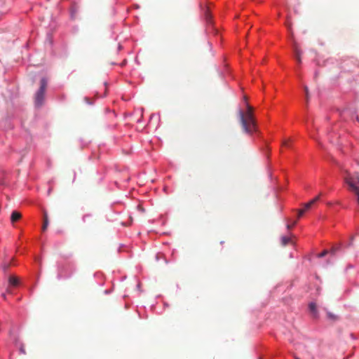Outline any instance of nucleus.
<instances>
[{
    "label": "nucleus",
    "mask_w": 359,
    "mask_h": 359,
    "mask_svg": "<svg viewBox=\"0 0 359 359\" xmlns=\"http://www.w3.org/2000/svg\"><path fill=\"white\" fill-rule=\"evenodd\" d=\"M22 217V214L19 211H13L11 217V222H15V221L20 220Z\"/></svg>",
    "instance_id": "6"
},
{
    "label": "nucleus",
    "mask_w": 359,
    "mask_h": 359,
    "mask_svg": "<svg viewBox=\"0 0 359 359\" xmlns=\"http://www.w3.org/2000/svg\"><path fill=\"white\" fill-rule=\"evenodd\" d=\"M309 309L311 310V313L313 314L314 316H316L317 315V306L315 303H310L309 305Z\"/></svg>",
    "instance_id": "10"
},
{
    "label": "nucleus",
    "mask_w": 359,
    "mask_h": 359,
    "mask_svg": "<svg viewBox=\"0 0 359 359\" xmlns=\"http://www.w3.org/2000/svg\"><path fill=\"white\" fill-rule=\"evenodd\" d=\"M328 252V250H323L318 255V257H325V255H327Z\"/></svg>",
    "instance_id": "16"
},
{
    "label": "nucleus",
    "mask_w": 359,
    "mask_h": 359,
    "mask_svg": "<svg viewBox=\"0 0 359 359\" xmlns=\"http://www.w3.org/2000/svg\"><path fill=\"white\" fill-rule=\"evenodd\" d=\"M319 198L320 196H316L314 198L311 200V201L307 202V203H305L304 208V212L306 211V210H309V208H311V206L313 205V204H315V203L317 202V201H318Z\"/></svg>",
    "instance_id": "7"
},
{
    "label": "nucleus",
    "mask_w": 359,
    "mask_h": 359,
    "mask_svg": "<svg viewBox=\"0 0 359 359\" xmlns=\"http://www.w3.org/2000/svg\"><path fill=\"white\" fill-rule=\"evenodd\" d=\"M344 180L349 187V189L356 196L357 201L359 204V175H351L349 172H346V175L344 177Z\"/></svg>",
    "instance_id": "1"
},
{
    "label": "nucleus",
    "mask_w": 359,
    "mask_h": 359,
    "mask_svg": "<svg viewBox=\"0 0 359 359\" xmlns=\"http://www.w3.org/2000/svg\"><path fill=\"white\" fill-rule=\"evenodd\" d=\"M327 317L329 318H332V320H335V318H337L336 316H334V314H332V313H327Z\"/></svg>",
    "instance_id": "18"
},
{
    "label": "nucleus",
    "mask_w": 359,
    "mask_h": 359,
    "mask_svg": "<svg viewBox=\"0 0 359 359\" xmlns=\"http://www.w3.org/2000/svg\"><path fill=\"white\" fill-rule=\"evenodd\" d=\"M255 107L253 106L250 105L249 102H247L246 97H244V102H243V107L242 109H241V112H252L255 110Z\"/></svg>",
    "instance_id": "4"
},
{
    "label": "nucleus",
    "mask_w": 359,
    "mask_h": 359,
    "mask_svg": "<svg viewBox=\"0 0 359 359\" xmlns=\"http://www.w3.org/2000/svg\"><path fill=\"white\" fill-rule=\"evenodd\" d=\"M297 359H300L299 358H296Z\"/></svg>",
    "instance_id": "24"
},
{
    "label": "nucleus",
    "mask_w": 359,
    "mask_h": 359,
    "mask_svg": "<svg viewBox=\"0 0 359 359\" xmlns=\"http://www.w3.org/2000/svg\"><path fill=\"white\" fill-rule=\"evenodd\" d=\"M304 212H305V210H304V209H299V210L298 212L297 217L300 218V217H302V215H304Z\"/></svg>",
    "instance_id": "14"
},
{
    "label": "nucleus",
    "mask_w": 359,
    "mask_h": 359,
    "mask_svg": "<svg viewBox=\"0 0 359 359\" xmlns=\"http://www.w3.org/2000/svg\"><path fill=\"white\" fill-rule=\"evenodd\" d=\"M339 248H337V247H332V250H330V252L332 254V255H334V253H336V252L337 251Z\"/></svg>",
    "instance_id": "17"
},
{
    "label": "nucleus",
    "mask_w": 359,
    "mask_h": 359,
    "mask_svg": "<svg viewBox=\"0 0 359 359\" xmlns=\"http://www.w3.org/2000/svg\"><path fill=\"white\" fill-rule=\"evenodd\" d=\"M205 18L207 22H211V15H210V13L208 10V8L206 9L205 12Z\"/></svg>",
    "instance_id": "12"
},
{
    "label": "nucleus",
    "mask_w": 359,
    "mask_h": 359,
    "mask_svg": "<svg viewBox=\"0 0 359 359\" xmlns=\"http://www.w3.org/2000/svg\"><path fill=\"white\" fill-rule=\"evenodd\" d=\"M304 89H305V95L306 97V100H308V99H309V90L308 87H304Z\"/></svg>",
    "instance_id": "13"
},
{
    "label": "nucleus",
    "mask_w": 359,
    "mask_h": 359,
    "mask_svg": "<svg viewBox=\"0 0 359 359\" xmlns=\"http://www.w3.org/2000/svg\"><path fill=\"white\" fill-rule=\"evenodd\" d=\"M88 215H84V216L83 217V220H86V217H88Z\"/></svg>",
    "instance_id": "21"
},
{
    "label": "nucleus",
    "mask_w": 359,
    "mask_h": 359,
    "mask_svg": "<svg viewBox=\"0 0 359 359\" xmlns=\"http://www.w3.org/2000/svg\"><path fill=\"white\" fill-rule=\"evenodd\" d=\"M85 100L86 102L89 103L90 104V103H92V102H90V99L88 98V97H86Z\"/></svg>",
    "instance_id": "20"
},
{
    "label": "nucleus",
    "mask_w": 359,
    "mask_h": 359,
    "mask_svg": "<svg viewBox=\"0 0 359 359\" xmlns=\"http://www.w3.org/2000/svg\"><path fill=\"white\" fill-rule=\"evenodd\" d=\"M297 220H295L293 224H287V229H291V228L294 227V224H296Z\"/></svg>",
    "instance_id": "15"
},
{
    "label": "nucleus",
    "mask_w": 359,
    "mask_h": 359,
    "mask_svg": "<svg viewBox=\"0 0 359 359\" xmlns=\"http://www.w3.org/2000/svg\"><path fill=\"white\" fill-rule=\"evenodd\" d=\"M2 296H3L4 298H6V294H3Z\"/></svg>",
    "instance_id": "23"
},
{
    "label": "nucleus",
    "mask_w": 359,
    "mask_h": 359,
    "mask_svg": "<svg viewBox=\"0 0 359 359\" xmlns=\"http://www.w3.org/2000/svg\"><path fill=\"white\" fill-rule=\"evenodd\" d=\"M294 50L295 52V57L298 62H302V51L299 49L298 46H294Z\"/></svg>",
    "instance_id": "8"
},
{
    "label": "nucleus",
    "mask_w": 359,
    "mask_h": 359,
    "mask_svg": "<svg viewBox=\"0 0 359 359\" xmlns=\"http://www.w3.org/2000/svg\"><path fill=\"white\" fill-rule=\"evenodd\" d=\"M137 208H139L140 210H142V211H144L143 208L140 207V205H138Z\"/></svg>",
    "instance_id": "22"
},
{
    "label": "nucleus",
    "mask_w": 359,
    "mask_h": 359,
    "mask_svg": "<svg viewBox=\"0 0 359 359\" xmlns=\"http://www.w3.org/2000/svg\"><path fill=\"white\" fill-rule=\"evenodd\" d=\"M291 242V239L290 236H282L281 237V244L282 245H287L288 243Z\"/></svg>",
    "instance_id": "11"
},
{
    "label": "nucleus",
    "mask_w": 359,
    "mask_h": 359,
    "mask_svg": "<svg viewBox=\"0 0 359 359\" xmlns=\"http://www.w3.org/2000/svg\"><path fill=\"white\" fill-rule=\"evenodd\" d=\"M49 222H50V220L48 218V214L47 211L44 210L43 211V224L42 226V231H46V229L49 225Z\"/></svg>",
    "instance_id": "5"
},
{
    "label": "nucleus",
    "mask_w": 359,
    "mask_h": 359,
    "mask_svg": "<svg viewBox=\"0 0 359 359\" xmlns=\"http://www.w3.org/2000/svg\"><path fill=\"white\" fill-rule=\"evenodd\" d=\"M47 88L46 79L43 77L40 81V87L34 95L35 106H41L45 100V92Z\"/></svg>",
    "instance_id": "3"
},
{
    "label": "nucleus",
    "mask_w": 359,
    "mask_h": 359,
    "mask_svg": "<svg viewBox=\"0 0 359 359\" xmlns=\"http://www.w3.org/2000/svg\"><path fill=\"white\" fill-rule=\"evenodd\" d=\"M8 282L11 285H18L19 279L17 278V276H12L8 278Z\"/></svg>",
    "instance_id": "9"
},
{
    "label": "nucleus",
    "mask_w": 359,
    "mask_h": 359,
    "mask_svg": "<svg viewBox=\"0 0 359 359\" xmlns=\"http://www.w3.org/2000/svg\"><path fill=\"white\" fill-rule=\"evenodd\" d=\"M283 145L289 147L290 146V142H288V140H285L283 142Z\"/></svg>",
    "instance_id": "19"
},
{
    "label": "nucleus",
    "mask_w": 359,
    "mask_h": 359,
    "mask_svg": "<svg viewBox=\"0 0 359 359\" xmlns=\"http://www.w3.org/2000/svg\"><path fill=\"white\" fill-rule=\"evenodd\" d=\"M240 118L242 127L245 132L254 131L256 124L252 113H241Z\"/></svg>",
    "instance_id": "2"
}]
</instances>
